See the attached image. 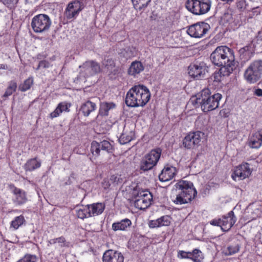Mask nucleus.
I'll return each mask as SVG.
<instances>
[{
  "mask_svg": "<svg viewBox=\"0 0 262 262\" xmlns=\"http://www.w3.org/2000/svg\"><path fill=\"white\" fill-rule=\"evenodd\" d=\"M248 49L249 47L246 46L243 48H241L239 50V53L241 58H243L245 55H249L250 54V52L248 51Z\"/></svg>",
  "mask_w": 262,
  "mask_h": 262,
  "instance_id": "nucleus-49",
  "label": "nucleus"
},
{
  "mask_svg": "<svg viewBox=\"0 0 262 262\" xmlns=\"http://www.w3.org/2000/svg\"><path fill=\"white\" fill-rule=\"evenodd\" d=\"M150 99L149 89L143 85H137L132 87L127 92L125 103L132 107L145 106Z\"/></svg>",
  "mask_w": 262,
  "mask_h": 262,
  "instance_id": "nucleus-3",
  "label": "nucleus"
},
{
  "mask_svg": "<svg viewBox=\"0 0 262 262\" xmlns=\"http://www.w3.org/2000/svg\"><path fill=\"white\" fill-rule=\"evenodd\" d=\"M247 144L251 148L258 149L262 146V128L252 133L249 136Z\"/></svg>",
  "mask_w": 262,
  "mask_h": 262,
  "instance_id": "nucleus-17",
  "label": "nucleus"
},
{
  "mask_svg": "<svg viewBox=\"0 0 262 262\" xmlns=\"http://www.w3.org/2000/svg\"><path fill=\"white\" fill-rule=\"evenodd\" d=\"M135 200V206L136 208L140 210H144L149 207L151 204L147 199L143 200L141 198L137 197L134 198Z\"/></svg>",
  "mask_w": 262,
  "mask_h": 262,
  "instance_id": "nucleus-35",
  "label": "nucleus"
},
{
  "mask_svg": "<svg viewBox=\"0 0 262 262\" xmlns=\"http://www.w3.org/2000/svg\"><path fill=\"white\" fill-rule=\"evenodd\" d=\"M135 9L141 11L148 5L151 0H131Z\"/></svg>",
  "mask_w": 262,
  "mask_h": 262,
  "instance_id": "nucleus-36",
  "label": "nucleus"
},
{
  "mask_svg": "<svg viewBox=\"0 0 262 262\" xmlns=\"http://www.w3.org/2000/svg\"><path fill=\"white\" fill-rule=\"evenodd\" d=\"M211 4V0H187L185 7L193 14L202 15L210 10Z\"/></svg>",
  "mask_w": 262,
  "mask_h": 262,
  "instance_id": "nucleus-6",
  "label": "nucleus"
},
{
  "mask_svg": "<svg viewBox=\"0 0 262 262\" xmlns=\"http://www.w3.org/2000/svg\"><path fill=\"white\" fill-rule=\"evenodd\" d=\"M88 205L90 208L91 216L102 214L105 208V204L104 203H95Z\"/></svg>",
  "mask_w": 262,
  "mask_h": 262,
  "instance_id": "nucleus-28",
  "label": "nucleus"
},
{
  "mask_svg": "<svg viewBox=\"0 0 262 262\" xmlns=\"http://www.w3.org/2000/svg\"><path fill=\"white\" fill-rule=\"evenodd\" d=\"M188 70L189 75L197 79H200L203 77L207 71L206 64L203 62L191 64L188 67Z\"/></svg>",
  "mask_w": 262,
  "mask_h": 262,
  "instance_id": "nucleus-14",
  "label": "nucleus"
},
{
  "mask_svg": "<svg viewBox=\"0 0 262 262\" xmlns=\"http://www.w3.org/2000/svg\"><path fill=\"white\" fill-rule=\"evenodd\" d=\"M237 8L240 11H243L246 8L245 2L244 1H240L236 4Z\"/></svg>",
  "mask_w": 262,
  "mask_h": 262,
  "instance_id": "nucleus-50",
  "label": "nucleus"
},
{
  "mask_svg": "<svg viewBox=\"0 0 262 262\" xmlns=\"http://www.w3.org/2000/svg\"><path fill=\"white\" fill-rule=\"evenodd\" d=\"M250 2H256V3H262V0H249Z\"/></svg>",
  "mask_w": 262,
  "mask_h": 262,
  "instance_id": "nucleus-55",
  "label": "nucleus"
},
{
  "mask_svg": "<svg viewBox=\"0 0 262 262\" xmlns=\"http://www.w3.org/2000/svg\"><path fill=\"white\" fill-rule=\"evenodd\" d=\"M227 69L221 68L218 71H215L211 76L210 80L213 81L214 85H218L223 80L224 76H229L227 74Z\"/></svg>",
  "mask_w": 262,
  "mask_h": 262,
  "instance_id": "nucleus-27",
  "label": "nucleus"
},
{
  "mask_svg": "<svg viewBox=\"0 0 262 262\" xmlns=\"http://www.w3.org/2000/svg\"><path fill=\"white\" fill-rule=\"evenodd\" d=\"M18 0H0V2L2 3L4 5L8 8L15 7V5L18 3Z\"/></svg>",
  "mask_w": 262,
  "mask_h": 262,
  "instance_id": "nucleus-46",
  "label": "nucleus"
},
{
  "mask_svg": "<svg viewBox=\"0 0 262 262\" xmlns=\"http://www.w3.org/2000/svg\"><path fill=\"white\" fill-rule=\"evenodd\" d=\"M96 108V104L90 100H88L82 103L79 108V113H81L84 117H88Z\"/></svg>",
  "mask_w": 262,
  "mask_h": 262,
  "instance_id": "nucleus-23",
  "label": "nucleus"
},
{
  "mask_svg": "<svg viewBox=\"0 0 262 262\" xmlns=\"http://www.w3.org/2000/svg\"><path fill=\"white\" fill-rule=\"evenodd\" d=\"M244 77L247 82L250 84L257 82L261 78L260 74H258L250 65L245 71Z\"/></svg>",
  "mask_w": 262,
  "mask_h": 262,
  "instance_id": "nucleus-20",
  "label": "nucleus"
},
{
  "mask_svg": "<svg viewBox=\"0 0 262 262\" xmlns=\"http://www.w3.org/2000/svg\"><path fill=\"white\" fill-rule=\"evenodd\" d=\"M161 155V150L159 148L152 149L146 155L141 162L140 168L147 171L155 166Z\"/></svg>",
  "mask_w": 262,
  "mask_h": 262,
  "instance_id": "nucleus-9",
  "label": "nucleus"
},
{
  "mask_svg": "<svg viewBox=\"0 0 262 262\" xmlns=\"http://www.w3.org/2000/svg\"><path fill=\"white\" fill-rule=\"evenodd\" d=\"M56 240L57 243L60 244V246L61 247L69 248L71 246V243L70 242L67 241L66 238L63 236L56 238Z\"/></svg>",
  "mask_w": 262,
  "mask_h": 262,
  "instance_id": "nucleus-43",
  "label": "nucleus"
},
{
  "mask_svg": "<svg viewBox=\"0 0 262 262\" xmlns=\"http://www.w3.org/2000/svg\"><path fill=\"white\" fill-rule=\"evenodd\" d=\"M50 63L46 60H43L41 61H40L37 68H36L37 70H38L40 68H49L50 67H51Z\"/></svg>",
  "mask_w": 262,
  "mask_h": 262,
  "instance_id": "nucleus-48",
  "label": "nucleus"
},
{
  "mask_svg": "<svg viewBox=\"0 0 262 262\" xmlns=\"http://www.w3.org/2000/svg\"><path fill=\"white\" fill-rule=\"evenodd\" d=\"M105 150L107 152H112L113 151V146L111 143L107 140H103L100 143L93 141L91 143V152L92 154V158H91V160L92 158L96 159L100 155V150Z\"/></svg>",
  "mask_w": 262,
  "mask_h": 262,
  "instance_id": "nucleus-12",
  "label": "nucleus"
},
{
  "mask_svg": "<svg viewBox=\"0 0 262 262\" xmlns=\"http://www.w3.org/2000/svg\"><path fill=\"white\" fill-rule=\"evenodd\" d=\"M8 67L6 64H0V69L7 70Z\"/></svg>",
  "mask_w": 262,
  "mask_h": 262,
  "instance_id": "nucleus-53",
  "label": "nucleus"
},
{
  "mask_svg": "<svg viewBox=\"0 0 262 262\" xmlns=\"http://www.w3.org/2000/svg\"><path fill=\"white\" fill-rule=\"evenodd\" d=\"M173 33V31L169 27H165L163 28L161 31V35L163 39H166L170 34Z\"/></svg>",
  "mask_w": 262,
  "mask_h": 262,
  "instance_id": "nucleus-45",
  "label": "nucleus"
},
{
  "mask_svg": "<svg viewBox=\"0 0 262 262\" xmlns=\"http://www.w3.org/2000/svg\"><path fill=\"white\" fill-rule=\"evenodd\" d=\"M249 65L262 76V59L254 60Z\"/></svg>",
  "mask_w": 262,
  "mask_h": 262,
  "instance_id": "nucleus-40",
  "label": "nucleus"
},
{
  "mask_svg": "<svg viewBox=\"0 0 262 262\" xmlns=\"http://www.w3.org/2000/svg\"><path fill=\"white\" fill-rule=\"evenodd\" d=\"M222 98L221 94L211 95L209 89H204L198 96L191 98V102L196 108L200 106L203 112L207 113L219 107Z\"/></svg>",
  "mask_w": 262,
  "mask_h": 262,
  "instance_id": "nucleus-2",
  "label": "nucleus"
},
{
  "mask_svg": "<svg viewBox=\"0 0 262 262\" xmlns=\"http://www.w3.org/2000/svg\"><path fill=\"white\" fill-rule=\"evenodd\" d=\"M210 59L213 64L227 69V74L233 70L235 56L233 50L227 46H220L211 53Z\"/></svg>",
  "mask_w": 262,
  "mask_h": 262,
  "instance_id": "nucleus-1",
  "label": "nucleus"
},
{
  "mask_svg": "<svg viewBox=\"0 0 262 262\" xmlns=\"http://www.w3.org/2000/svg\"><path fill=\"white\" fill-rule=\"evenodd\" d=\"M135 138V135L132 132H130L128 133H122L119 138V141L121 144H126Z\"/></svg>",
  "mask_w": 262,
  "mask_h": 262,
  "instance_id": "nucleus-39",
  "label": "nucleus"
},
{
  "mask_svg": "<svg viewBox=\"0 0 262 262\" xmlns=\"http://www.w3.org/2000/svg\"><path fill=\"white\" fill-rule=\"evenodd\" d=\"M21 259L24 262H37L38 260L36 255L31 254H25Z\"/></svg>",
  "mask_w": 262,
  "mask_h": 262,
  "instance_id": "nucleus-44",
  "label": "nucleus"
},
{
  "mask_svg": "<svg viewBox=\"0 0 262 262\" xmlns=\"http://www.w3.org/2000/svg\"><path fill=\"white\" fill-rule=\"evenodd\" d=\"M77 216L82 220L91 217L90 208L88 205L82 206L76 211Z\"/></svg>",
  "mask_w": 262,
  "mask_h": 262,
  "instance_id": "nucleus-33",
  "label": "nucleus"
},
{
  "mask_svg": "<svg viewBox=\"0 0 262 262\" xmlns=\"http://www.w3.org/2000/svg\"><path fill=\"white\" fill-rule=\"evenodd\" d=\"M116 105L114 102H103L100 104L98 115L100 116H107L109 111L115 108Z\"/></svg>",
  "mask_w": 262,
  "mask_h": 262,
  "instance_id": "nucleus-29",
  "label": "nucleus"
},
{
  "mask_svg": "<svg viewBox=\"0 0 262 262\" xmlns=\"http://www.w3.org/2000/svg\"><path fill=\"white\" fill-rule=\"evenodd\" d=\"M189 257H190L189 259H191L193 262H202L204 259L203 253L200 250L196 248L194 249L192 252H190Z\"/></svg>",
  "mask_w": 262,
  "mask_h": 262,
  "instance_id": "nucleus-34",
  "label": "nucleus"
},
{
  "mask_svg": "<svg viewBox=\"0 0 262 262\" xmlns=\"http://www.w3.org/2000/svg\"><path fill=\"white\" fill-rule=\"evenodd\" d=\"M50 59H51L52 60H55V56H53L52 58H50Z\"/></svg>",
  "mask_w": 262,
  "mask_h": 262,
  "instance_id": "nucleus-58",
  "label": "nucleus"
},
{
  "mask_svg": "<svg viewBox=\"0 0 262 262\" xmlns=\"http://www.w3.org/2000/svg\"><path fill=\"white\" fill-rule=\"evenodd\" d=\"M102 260L103 262H124V256L121 252L108 250L104 253Z\"/></svg>",
  "mask_w": 262,
  "mask_h": 262,
  "instance_id": "nucleus-19",
  "label": "nucleus"
},
{
  "mask_svg": "<svg viewBox=\"0 0 262 262\" xmlns=\"http://www.w3.org/2000/svg\"><path fill=\"white\" fill-rule=\"evenodd\" d=\"M51 24V20L48 15L39 14L33 17L31 25L34 32L42 33L48 30Z\"/></svg>",
  "mask_w": 262,
  "mask_h": 262,
  "instance_id": "nucleus-8",
  "label": "nucleus"
},
{
  "mask_svg": "<svg viewBox=\"0 0 262 262\" xmlns=\"http://www.w3.org/2000/svg\"><path fill=\"white\" fill-rule=\"evenodd\" d=\"M179 192L173 202L176 204L182 205L190 202L197 194V191L192 182L181 181L177 183Z\"/></svg>",
  "mask_w": 262,
  "mask_h": 262,
  "instance_id": "nucleus-4",
  "label": "nucleus"
},
{
  "mask_svg": "<svg viewBox=\"0 0 262 262\" xmlns=\"http://www.w3.org/2000/svg\"><path fill=\"white\" fill-rule=\"evenodd\" d=\"M171 217L169 215H163L157 220L149 221L148 226L150 228H158L162 226H169Z\"/></svg>",
  "mask_w": 262,
  "mask_h": 262,
  "instance_id": "nucleus-21",
  "label": "nucleus"
},
{
  "mask_svg": "<svg viewBox=\"0 0 262 262\" xmlns=\"http://www.w3.org/2000/svg\"><path fill=\"white\" fill-rule=\"evenodd\" d=\"M103 64L108 70H112L115 67L114 60L109 56L105 57L103 62Z\"/></svg>",
  "mask_w": 262,
  "mask_h": 262,
  "instance_id": "nucleus-42",
  "label": "nucleus"
},
{
  "mask_svg": "<svg viewBox=\"0 0 262 262\" xmlns=\"http://www.w3.org/2000/svg\"><path fill=\"white\" fill-rule=\"evenodd\" d=\"M252 172V169L250 168L249 163L243 162L234 167L231 174V178L236 181L238 178L239 180H243L249 178Z\"/></svg>",
  "mask_w": 262,
  "mask_h": 262,
  "instance_id": "nucleus-10",
  "label": "nucleus"
},
{
  "mask_svg": "<svg viewBox=\"0 0 262 262\" xmlns=\"http://www.w3.org/2000/svg\"><path fill=\"white\" fill-rule=\"evenodd\" d=\"M210 29L208 24L204 22H199L190 26L187 32L191 37L201 38L208 32Z\"/></svg>",
  "mask_w": 262,
  "mask_h": 262,
  "instance_id": "nucleus-11",
  "label": "nucleus"
},
{
  "mask_svg": "<svg viewBox=\"0 0 262 262\" xmlns=\"http://www.w3.org/2000/svg\"><path fill=\"white\" fill-rule=\"evenodd\" d=\"M254 95L258 97H262V89L258 88L254 91Z\"/></svg>",
  "mask_w": 262,
  "mask_h": 262,
  "instance_id": "nucleus-51",
  "label": "nucleus"
},
{
  "mask_svg": "<svg viewBox=\"0 0 262 262\" xmlns=\"http://www.w3.org/2000/svg\"><path fill=\"white\" fill-rule=\"evenodd\" d=\"M132 195L133 198L139 197L143 200L147 199L148 202L151 203L152 199V195L150 192L147 190H140V188L136 186L132 191Z\"/></svg>",
  "mask_w": 262,
  "mask_h": 262,
  "instance_id": "nucleus-26",
  "label": "nucleus"
},
{
  "mask_svg": "<svg viewBox=\"0 0 262 262\" xmlns=\"http://www.w3.org/2000/svg\"><path fill=\"white\" fill-rule=\"evenodd\" d=\"M16 262H24L22 260L21 258H20V259H19L18 261H17Z\"/></svg>",
  "mask_w": 262,
  "mask_h": 262,
  "instance_id": "nucleus-57",
  "label": "nucleus"
},
{
  "mask_svg": "<svg viewBox=\"0 0 262 262\" xmlns=\"http://www.w3.org/2000/svg\"><path fill=\"white\" fill-rule=\"evenodd\" d=\"M25 222L24 216L23 215L16 216L11 221L10 227L13 228L15 230L18 229Z\"/></svg>",
  "mask_w": 262,
  "mask_h": 262,
  "instance_id": "nucleus-38",
  "label": "nucleus"
},
{
  "mask_svg": "<svg viewBox=\"0 0 262 262\" xmlns=\"http://www.w3.org/2000/svg\"><path fill=\"white\" fill-rule=\"evenodd\" d=\"M190 252H186L183 250H179L178 252V257L181 259H189L190 257Z\"/></svg>",
  "mask_w": 262,
  "mask_h": 262,
  "instance_id": "nucleus-47",
  "label": "nucleus"
},
{
  "mask_svg": "<svg viewBox=\"0 0 262 262\" xmlns=\"http://www.w3.org/2000/svg\"><path fill=\"white\" fill-rule=\"evenodd\" d=\"M223 25L229 30H235L240 26L237 16L231 13H225L221 19Z\"/></svg>",
  "mask_w": 262,
  "mask_h": 262,
  "instance_id": "nucleus-13",
  "label": "nucleus"
},
{
  "mask_svg": "<svg viewBox=\"0 0 262 262\" xmlns=\"http://www.w3.org/2000/svg\"><path fill=\"white\" fill-rule=\"evenodd\" d=\"M82 4L79 1H75L69 3L66 8L65 15L68 19L76 17L82 10Z\"/></svg>",
  "mask_w": 262,
  "mask_h": 262,
  "instance_id": "nucleus-16",
  "label": "nucleus"
},
{
  "mask_svg": "<svg viewBox=\"0 0 262 262\" xmlns=\"http://www.w3.org/2000/svg\"><path fill=\"white\" fill-rule=\"evenodd\" d=\"M234 0H221V2L224 3V4H230L232 3Z\"/></svg>",
  "mask_w": 262,
  "mask_h": 262,
  "instance_id": "nucleus-54",
  "label": "nucleus"
},
{
  "mask_svg": "<svg viewBox=\"0 0 262 262\" xmlns=\"http://www.w3.org/2000/svg\"><path fill=\"white\" fill-rule=\"evenodd\" d=\"M71 103L67 102H60L55 110L50 114V117L51 119L58 117L63 111L69 112H70L69 108L71 106Z\"/></svg>",
  "mask_w": 262,
  "mask_h": 262,
  "instance_id": "nucleus-25",
  "label": "nucleus"
},
{
  "mask_svg": "<svg viewBox=\"0 0 262 262\" xmlns=\"http://www.w3.org/2000/svg\"><path fill=\"white\" fill-rule=\"evenodd\" d=\"M56 243H57V242H56V238H55L51 239H50L49 241H48V246H51V245H54V244H55Z\"/></svg>",
  "mask_w": 262,
  "mask_h": 262,
  "instance_id": "nucleus-52",
  "label": "nucleus"
},
{
  "mask_svg": "<svg viewBox=\"0 0 262 262\" xmlns=\"http://www.w3.org/2000/svg\"><path fill=\"white\" fill-rule=\"evenodd\" d=\"M81 67L86 77L93 76L101 71L100 64L94 60L85 61Z\"/></svg>",
  "mask_w": 262,
  "mask_h": 262,
  "instance_id": "nucleus-15",
  "label": "nucleus"
},
{
  "mask_svg": "<svg viewBox=\"0 0 262 262\" xmlns=\"http://www.w3.org/2000/svg\"><path fill=\"white\" fill-rule=\"evenodd\" d=\"M177 172L175 167L169 164L165 165L159 176V180L161 182H166L172 180Z\"/></svg>",
  "mask_w": 262,
  "mask_h": 262,
  "instance_id": "nucleus-18",
  "label": "nucleus"
},
{
  "mask_svg": "<svg viewBox=\"0 0 262 262\" xmlns=\"http://www.w3.org/2000/svg\"><path fill=\"white\" fill-rule=\"evenodd\" d=\"M40 166V161L37 160V158L35 157L28 160L24 166V168L26 171H32Z\"/></svg>",
  "mask_w": 262,
  "mask_h": 262,
  "instance_id": "nucleus-30",
  "label": "nucleus"
},
{
  "mask_svg": "<svg viewBox=\"0 0 262 262\" xmlns=\"http://www.w3.org/2000/svg\"><path fill=\"white\" fill-rule=\"evenodd\" d=\"M33 83V79L32 77H29L19 86V90L21 92H26L29 90Z\"/></svg>",
  "mask_w": 262,
  "mask_h": 262,
  "instance_id": "nucleus-41",
  "label": "nucleus"
},
{
  "mask_svg": "<svg viewBox=\"0 0 262 262\" xmlns=\"http://www.w3.org/2000/svg\"><path fill=\"white\" fill-rule=\"evenodd\" d=\"M144 66L141 62L139 61H133L128 69V73L130 75L135 76L144 70Z\"/></svg>",
  "mask_w": 262,
  "mask_h": 262,
  "instance_id": "nucleus-31",
  "label": "nucleus"
},
{
  "mask_svg": "<svg viewBox=\"0 0 262 262\" xmlns=\"http://www.w3.org/2000/svg\"><path fill=\"white\" fill-rule=\"evenodd\" d=\"M237 218L233 211H229L227 214L220 217H215L209 222L213 226L220 227L224 232H228L234 226Z\"/></svg>",
  "mask_w": 262,
  "mask_h": 262,
  "instance_id": "nucleus-5",
  "label": "nucleus"
},
{
  "mask_svg": "<svg viewBox=\"0 0 262 262\" xmlns=\"http://www.w3.org/2000/svg\"><path fill=\"white\" fill-rule=\"evenodd\" d=\"M12 187V192L15 195L14 202L19 205L25 204L27 201V198L25 191L16 187L14 185H13Z\"/></svg>",
  "mask_w": 262,
  "mask_h": 262,
  "instance_id": "nucleus-24",
  "label": "nucleus"
},
{
  "mask_svg": "<svg viewBox=\"0 0 262 262\" xmlns=\"http://www.w3.org/2000/svg\"><path fill=\"white\" fill-rule=\"evenodd\" d=\"M132 222L130 220L125 218L112 224V229L115 231H127L131 227Z\"/></svg>",
  "mask_w": 262,
  "mask_h": 262,
  "instance_id": "nucleus-22",
  "label": "nucleus"
},
{
  "mask_svg": "<svg viewBox=\"0 0 262 262\" xmlns=\"http://www.w3.org/2000/svg\"><path fill=\"white\" fill-rule=\"evenodd\" d=\"M204 133L201 131L190 132L182 140V145L186 149H193L201 145Z\"/></svg>",
  "mask_w": 262,
  "mask_h": 262,
  "instance_id": "nucleus-7",
  "label": "nucleus"
},
{
  "mask_svg": "<svg viewBox=\"0 0 262 262\" xmlns=\"http://www.w3.org/2000/svg\"><path fill=\"white\" fill-rule=\"evenodd\" d=\"M3 243V240L2 238L0 236V248L2 247Z\"/></svg>",
  "mask_w": 262,
  "mask_h": 262,
  "instance_id": "nucleus-56",
  "label": "nucleus"
},
{
  "mask_svg": "<svg viewBox=\"0 0 262 262\" xmlns=\"http://www.w3.org/2000/svg\"><path fill=\"white\" fill-rule=\"evenodd\" d=\"M239 248L237 244L225 246L222 248V253L225 256L232 255L238 253Z\"/></svg>",
  "mask_w": 262,
  "mask_h": 262,
  "instance_id": "nucleus-32",
  "label": "nucleus"
},
{
  "mask_svg": "<svg viewBox=\"0 0 262 262\" xmlns=\"http://www.w3.org/2000/svg\"><path fill=\"white\" fill-rule=\"evenodd\" d=\"M17 89V83L14 80H11L8 83V86L6 90L5 93L4 94L3 97L7 98L9 96L12 95L14 93Z\"/></svg>",
  "mask_w": 262,
  "mask_h": 262,
  "instance_id": "nucleus-37",
  "label": "nucleus"
}]
</instances>
